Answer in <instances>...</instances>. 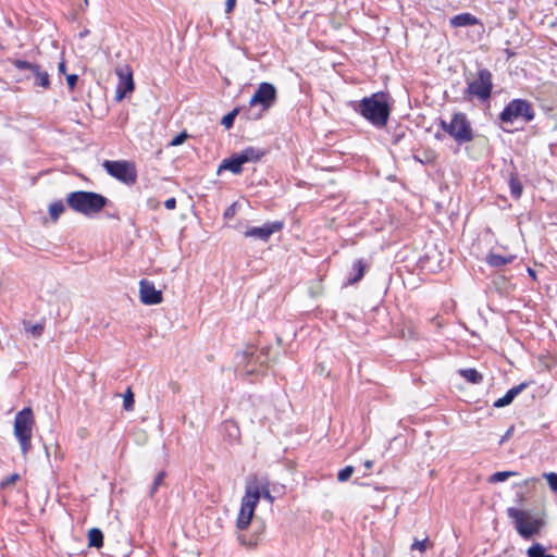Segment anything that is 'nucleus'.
<instances>
[{"mask_svg": "<svg viewBox=\"0 0 557 557\" xmlns=\"http://www.w3.org/2000/svg\"><path fill=\"white\" fill-rule=\"evenodd\" d=\"M349 106L375 128L381 129L387 125L391 115L387 94L383 91L374 92L360 101H351Z\"/></svg>", "mask_w": 557, "mask_h": 557, "instance_id": "f257e3e1", "label": "nucleus"}, {"mask_svg": "<svg viewBox=\"0 0 557 557\" xmlns=\"http://www.w3.org/2000/svg\"><path fill=\"white\" fill-rule=\"evenodd\" d=\"M108 201L107 197L95 191L76 190L66 195L67 206L86 216H94L101 212Z\"/></svg>", "mask_w": 557, "mask_h": 557, "instance_id": "f03ea898", "label": "nucleus"}, {"mask_svg": "<svg viewBox=\"0 0 557 557\" xmlns=\"http://www.w3.org/2000/svg\"><path fill=\"white\" fill-rule=\"evenodd\" d=\"M466 83L467 87L463 90L466 100L476 99L480 102L490 100L493 90V74L488 69H479L475 76L466 77Z\"/></svg>", "mask_w": 557, "mask_h": 557, "instance_id": "7ed1b4c3", "label": "nucleus"}, {"mask_svg": "<svg viewBox=\"0 0 557 557\" xmlns=\"http://www.w3.org/2000/svg\"><path fill=\"white\" fill-rule=\"evenodd\" d=\"M440 126L445 131L458 145L470 143L473 137V129L466 113L457 112L449 122L440 121Z\"/></svg>", "mask_w": 557, "mask_h": 557, "instance_id": "20e7f679", "label": "nucleus"}, {"mask_svg": "<svg viewBox=\"0 0 557 557\" xmlns=\"http://www.w3.org/2000/svg\"><path fill=\"white\" fill-rule=\"evenodd\" d=\"M35 424L33 410L26 407L18 411L14 419V436L20 443L25 456L32 448L33 426Z\"/></svg>", "mask_w": 557, "mask_h": 557, "instance_id": "39448f33", "label": "nucleus"}, {"mask_svg": "<svg viewBox=\"0 0 557 557\" xmlns=\"http://www.w3.org/2000/svg\"><path fill=\"white\" fill-rule=\"evenodd\" d=\"M534 117L535 112L532 103L519 98L508 102L498 116L499 121L505 125H511L518 120L529 123Z\"/></svg>", "mask_w": 557, "mask_h": 557, "instance_id": "423d86ee", "label": "nucleus"}, {"mask_svg": "<svg viewBox=\"0 0 557 557\" xmlns=\"http://www.w3.org/2000/svg\"><path fill=\"white\" fill-rule=\"evenodd\" d=\"M507 515L513 520L517 532L525 540L531 539L541 530V521L530 517V515L523 510L510 507L507 509Z\"/></svg>", "mask_w": 557, "mask_h": 557, "instance_id": "0eeeda50", "label": "nucleus"}, {"mask_svg": "<svg viewBox=\"0 0 557 557\" xmlns=\"http://www.w3.org/2000/svg\"><path fill=\"white\" fill-rule=\"evenodd\" d=\"M259 503V493L257 487L245 488V495L242 498L240 510L237 517L236 527L239 530H246L253 517L255 509Z\"/></svg>", "mask_w": 557, "mask_h": 557, "instance_id": "6e6552de", "label": "nucleus"}, {"mask_svg": "<svg viewBox=\"0 0 557 557\" xmlns=\"http://www.w3.org/2000/svg\"><path fill=\"white\" fill-rule=\"evenodd\" d=\"M103 168L112 177L120 182L133 185L136 183L137 173L133 163L128 161H104Z\"/></svg>", "mask_w": 557, "mask_h": 557, "instance_id": "1a4fd4ad", "label": "nucleus"}, {"mask_svg": "<svg viewBox=\"0 0 557 557\" xmlns=\"http://www.w3.org/2000/svg\"><path fill=\"white\" fill-rule=\"evenodd\" d=\"M13 65L20 71H28L29 75L25 76L27 79L34 78V85L42 88H49L50 76L47 71H44L40 65L25 61L14 60Z\"/></svg>", "mask_w": 557, "mask_h": 557, "instance_id": "9d476101", "label": "nucleus"}, {"mask_svg": "<svg viewBox=\"0 0 557 557\" xmlns=\"http://www.w3.org/2000/svg\"><path fill=\"white\" fill-rule=\"evenodd\" d=\"M276 99V89L271 83H261L249 101L251 108L261 106L262 111L272 107Z\"/></svg>", "mask_w": 557, "mask_h": 557, "instance_id": "9b49d317", "label": "nucleus"}, {"mask_svg": "<svg viewBox=\"0 0 557 557\" xmlns=\"http://www.w3.org/2000/svg\"><path fill=\"white\" fill-rule=\"evenodd\" d=\"M238 366H243L246 374H253L257 372V366H263L267 362V358L263 351L256 352L249 348L245 351L237 354Z\"/></svg>", "mask_w": 557, "mask_h": 557, "instance_id": "f8f14e48", "label": "nucleus"}, {"mask_svg": "<svg viewBox=\"0 0 557 557\" xmlns=\"http://www.w3.org/2000/svg\"><path fill=\"white\" fill-rule=\"evenodd\" d=\"M284 224L281 221L267 222L262 226H253L246 230L244 233L246 237H252L262 242H268L270 237L280 232Z\"/></svg>", "mask_w": 557, "mask_h": 557, "instance_id": "ddd939ff", "label": "nucleus"}, {"mask_svg": "<svg viewBox=\"0 0 557 557\" xmlns=\"http://www.w3.org/2000/svg\"><path fill=\"white\" fill-rule=\"evenodd\" d=\"M116 75L119 76V84L116 86V99L122 100L126 94L132 92L134 90V79L132 71L128 66H121L115 70Z\"/></svg>", "mask_w": 557, "mask_h": 557, "instance_id": "4468645a", "label": "nucleus"}, {"mask_svg": "<svg viewBox=\"0 0 557 557\" xmlns=\"http://www.w3.org/2000/svg\"><path fill=\"white\" fill-rule=\"evenodd\" d=\"M139 298L145 305H158L162 302V293L154 284L146 278L139 282Z\"/></svg>", "mask_w": 557, "mask_h": 557, "instance_id": "2eb2a0df", "label": "nucleus"}, {"mask_svg": "<svg viewBox=\"0 0 557 557\" xmlns=\"http://www.w3.org/2000/svg\"><path fill=\"white\" fill-rule=\"evenodd\" d=\"M528 386V383L525 382H522L520 383L519 385L517 386H513L511 387L510 389L507 391V393L498 398L495 403H494V407L495 408H503V407H506L508 405H510L513 399L523 391Z\"/></svg>", "mask_w": 557, "mask_h": 557, "instance_id": "dca6fc26", "label": "nucleus"}, {"mask_svg": "<svg viewBox=\"0 0 557 557\" xmlns=\"http://www.w3.org/2000/svg\"><path fill=\"white\" fill-rule=\"evenodd\" d=\"M245 164L238 153L232 154L230 158L224 159L219 165L218 173L224 170L231 171L233 174H239Z\"/></svg>", "mask_w": 557, "mask_h": 557, "instance_id": "f3484780", "label": "nucleus"}, {"mask_svg": "<svg viewBox=\"0 0 557 557\" xmlns=\"http://www.w3.org/2000/svg\"><path fill=\"white\" fill-rule=\"evenodd\" d=\"M255 486L258 490L259 493V499L263 497L269 503L274 502V497L272 496L270 488H269V482L263 478H253L252 480L248 481L246 487Z\"/></svg>", "mask_w": 557, "mask_h": 557, "instance_id": "a211bd4d", "label": "nucleus"}, {"mask_svg": "<svg viewBox=\"0 0 557 557\" xmlns=\"http://www.w3.org/2000/svg\"><path fill=\"white\" fill-rule=\"evenodd\" d=\"M513 255L503 256L495 252L487 253L485 261L492 268H503L515 260Z\"/></svg>", "mask_w": 557, "mask_h": 557, "instance_id": "6ab92c4d", "label": "nucleus"}, {"mask_svg": "<svg viewBox=\"0 0 557 557\" xmlns=\"http://www.w3.org/2000/svg\"><path fill=\"white\" fill-rule=\"evenodd\" d=\"M479 23V20L470 13H460L450 18L453 27H467Z\"/></svg>", "mask_w": 557, "mask_h": 557, "instance_id": "aec40b11", "label": "nucleus"}, {"mask_svg": "<svg viewBox=\"0 0 557 557\" xmlns=\"http://www.w3.org/2000/svg\"><path fill=\"white\" fill-rule=\"evenodd\" d=\"M368 265L362 259L356 260L351 265V274L348 277V284L358 283L364 275Z\"/></svg>", "mask_w": 557, "mask_h": 557, "instance_id": "412c9836", "label": "nucleus"}, {"mask_svg": "<svg viewBox=\"0 0 557 557\" xmlns=\"http://www.w3.org/2000/svg\"><path fill=\"white\" fill-rule=\"evenodd\" d=\"M238 154L244 163H248L259 161L264 156V151L260 148L250 146L243 149Z\"/></svg>", "mask_w": 557, "mask_h": 557, "instance_id": "4be33fe9", "label": "nucleus"}, {"mask_svg": "<svg viewBox=\"0 0 557 557\" xmlns=\"http://www.w3.org/2000/svg\"><path fill=\"white\" fill-rule=\"evenodd\" d=\"M222 430L225 433V436L227 437L230 443H234L238 441L240 436L239 428L235 421L226 420L222 424Z\"/></svg>", "mask_w": 557, "mask_h": 557, "instance_id": "5701e85b", "label": "nucleus"}, {"mask_svg": "<svg viewBox=\"0 0 557 557\" xmlns=\"http://www.w3.org/2000/svg\"><path fill=\"white\" fill-rule=\"evenodd\" d=\"M459 375L471 384H480L483 381V375L473 368L460 369Z\"/></svg>", "mask_w": 557, "mask_h": 557, "instance_id": "b1692460", "label": "nucleus"}, {"mask_svg": "<svg viewBox=\"0 0 557 557\" xmlns=\"http://www.w3.org/2000/svg\"><path fill=\"white\" fill-rule=\"evenodd\" d=\"M510 194L515 199H518L522 195V184L515 173L510 174L509 178Z\"/></svg>", "mask_w": 557, "mask_h": 557, "instance_id": "393cba45", "label": "nucleus"}, {"mask_svg": "<svg viewBox=\"0 0 557 557\" xmlns=\"http://www.w3.org/2000/svg\"><path fill=\"white\" fill-rule=\"evenodd\" d=\"M89 546L100 548L103 545V534L101 530L94 528L88 532Z\"/></svg>", "mask_w": 557, "mask_h": 557, "instance_id": "a878e982", "label": "nucleus"}, {"mask_svg": "<svg viewBox=\"0 0 557 557\" xmlns=\"http://www.w3.org/2000/svg\"><path fill=\"white\" fill-rule=\"evenodd\" d=\"M165 478H166V472L165 471H159L156 474V476L153 479V482H152V484L150 486V490H149V496L150 497H153L157 494L159 487L164 484Z\"/></svg>", "mask_w": 557, "mask_h": 557, "instance_id": "bb28decb", "label": "nucleus"}, {"mask_svg": "<svg viewBox=\"0 0 557 557\" xmlns=\"http://www.w3.org/2000/svg\"><path fill=\"white\" fill-rule=\"evenodd\" d=\"M64 211L65 205L62 200L54 201L49 206V214L53 221H57Z\"/></svg>", "mask_w": 557, "mask_h": 557, "instance_id": "cd10ccee", "label": "nucleus"}, {"mask_svg": "<svg viewBox=\"0 0 557 557\" xmlns=\"http://www.w3.org/2000/svg\"><path fill=\"white\" fill-rule=\"evenodd\" d=\"M518 473L515 472V471H498V472H495L493 473L490 478H488V482L490 483H499V482H504L506 481L507 479L511 478V476H515L517 475Z\"/></svg>", "mask_w": 557, "mask_h": 557, "instance_id": "c85d7f7f", "label": "nucleus"}, {"mask_svg": "<svg viewBox=\"0 0 557 557\" xmlns=\"http://www.w3.org/2000/svg\"><path fill=\"white\" fill-rule=\"evenodd\" d=\"M546 549L541 543H534L527 550L528 557H544Z\"/></svg>", "mask_w": 557, "mask_h": 557, "instance_id": "c756f323", "label": "nucleus"}, {"mask_svg": "<svg viewBox=\"0 0 557 557\" xmlns=\"http://www.w3.org/2000/svg\"><path fill=\"white\" fill-rule=\"evenodd\" d=\"M238 111L239 110L237 108L233 109L231 112H228L226 115L223 116L221 124L225 128H231L234 124L235 117L238 114Z\"/></svg>", "mask_w": 557, "mask_h": 557, "instance_id": "7c9ffc66", "label": "nucleus"}, {"mask_svg": "<svg viewBox=\"0 0 557 557\" xmlns=\"http://www.w3.org/2000/svg\"><path fill=\"white\" fill-rule=\"evenodd\" d=\"M25 331L27 333L32 334L34 337H39V336H41V334L44 332V324H41V323H36L33 325L25 324Z\"/></svg>", "mask_w": 557, "mask_h": 557, "instance_id": "2f4dec72", "label": "nucleus"}, {"mask_svg": "<svg viewBox=\"0 0 557 557\" xmlns=\"http://www.w3.org/2000/svg\"><path fill=\"white\" fill-rule=\"evenodd\" d=\"M431 546V543L428 537H425L422 541L414 540V542L411 544V550H419L421 553H424L426 548Z\"/></svg>", "mask_w": 557, "mask_h": 557, "instance_id": "473e14b6", "label": "nucleus"}, {"mask_svg": "<svg viewBox=\"0 0 557 557\" xmlns=\"http://www.w3.org/2000/svg\"><path fill=\"white\" fill-rule=\"evenodd\" d=\"M355 468L352 466H346L344 469H342L337 474V480L339 482L347 481L354 473Z\"/></svg>", "mask_w": 557, "mask_h": 557, "instance_id": "72a5a7b5", "label": "nucleus"}, {"mask_svg": "<svg viewBox=\"0 0 557 557\" xmlns=\"http://www.w3.org/2000/svg\"><path fill=\"white\" fill-rule=\"evenodd\" d=\"M123 407L127 411L132 410L134 407V394L132 393L131 388H128L124 394Z\"/></svg>", "mask_w": 557, "mask_h": 557, "instance_id": "f704fd0d", "label": "nucleus"}, {"mask_svg": "<svg viewBox=\"0 0 557 557\" xmlns=\"http://www.w3.org/2000/svg\"><path fill=\"white\" fill-rule=\"evenodd\" d=\"M543 476L547 480L549 487L553 491L557 492V473H555V472L544 473Z\"/></svg>", "mask_w": 557, "mask_h": 557, "instance_id": "c9c22d12", "label": "nucleus"}, {"mask_svg": "<svg viewBox=\"0 0 557 557\" xmlns=\"http://www.w3.org/2000/svg\"><path fill=\"white\" fill-rule=\"evenodd\" d=\"M18 480H20V474L12 473L11 475L7 476L4 480L1 481L0 487L5 488V487L14 484Z\"/></svg>", "mask_w": 557, "mask_h": 557, "instance_id": "e433bc0d", "label": "nucleus"}, {"mask_svg": "<svg viewBox=\"0 0 557 557\" xmlns=\"http://www.w3.org/2000/svg\"><path fill=\"white\" fill-rule=\"evenodd\" d=\"M78 81V76L76 74L66 75V82L70 89H74Z\"/></svg>", "mask_w": 557, "mask_h": 557, "instance_id": "4c0bfd02", "label": "nucleus"}, {"mask_svg": "<svg viewBox=\"0 0 557 557\" xmlns=\"http://www.w3.org/2000/svg\"><path fill=\"white\" fill-rule=\"evenodd\" d=\"M187 135L185 133H181L178 135H176L172 141H171V146H178L181 144H183L186 139Z\"/></svg>", "mask_w": 557, "mask_h": 557, "instance_id": "58836bf2", "label": "nucleus"}, {"mask_svg": "<svg viewBox=\"0 0 557 557\" xmlns=\"http://www.w3.org/2000/svg\"><path fill=\"white\" fill-rule=\"evenodd\" d=\"M164 207L168 210L175 209L176 208V199L174 197H171V198L166 199L165 202H164Z\"/></svg>", "mask_w": 557, "mask_h": 557, "instance_id": "ea45409f", "label": "nucleus"}, {"mask_svg": "<svg viewBox=\"0 0 557 557\" xmlns=\"http://www.w3.org/2000/svg\"><path fill=\"white\" fill-rule=\"evenodd\" d=\"M236 5V0H226L225 1V13L230 14Z\"/></svg>", "mask_w": 557, "mask_h": 557, "instance_id": "a19ab883", "label": "nucleus"}, {"mask_svg": "<svg viewBox=\"0 0 557 557\" xmlns=\"http://www.w3.org/2000/svg\"><path fill=\"white\" fill-rule=\"evenodd\" d=\"M540 482V479L537 478H529L523 481V483L520 485L521 487H529L531 485H534L535 483Z\"/></svg>", "mask_w": 557, "mask_h": 557, "instance_id": "79ce46f5", "label": "nucleus"}, {"mask_svg": "<svg viewBox=\"0 0 557 557\" xmlns=\"http://www.w3.org/2000/svg\"><path fill=\"white\" fill-rule=\"evenodd\" d=\"M513 432V426H510L507 432L505 433V435L502 437V440L499 441V444H503L507 438H509V436L512 434Z\"/></svg>", "mask_w": 557, "mask_h": 557, "instance_id": "37998d69", "label": "nucleus"}, {"mask_svg": "<svg viewBox=\"0 0 557 557\" xmlns=\"http://www.w3.org/2000/svg\"><path fill=\"white\" fill-rule=\"evenodd\" d=\"M58 71H59V73H61V74H65L66 65H65V62H64V61H61V62L58 64Z\"/></svg>", "mask_w": 557, "mask_h": 557, "instance_id": "c03bdc74", "label": "nucleus"}, {"mask_svg": "<svg viewBox=\"0 0 557 557\" xmlns=\"http://www.w3.org/2000/svg\"><path fill=\"white\" fill-rule=\"evenodd\" d=\"M233 214H234L233 207L227 208L226 211L224 212L225 218H231Z\"/></svg>", "mask_w": 557, "mask_h": 557, "instance_id": "a18cd8bd", "label": "nucleus"}, {"mask_svg": "<svg viewBox=\"0 0 557 557\" xmlns=\"http://www.w3.org/2000/svg\"><path fill=\"white\" fill-rule=\"evenodd\" d=\"M372 466H373V461H372V460H366V461H364V467H366V469H371V468H372Z\"/></svg>", "mask_w": 557, "mask_h": 557, "instance_id": "49530a36", "label": "nucleus"}, {"mask_svg": "<svg viewBox=\"0 0 557 557\" xmlns=\"http://www.w3.org/2000/svg\"><path fill=\"white\" fill-rule=\"evenodd\" d=\"M528 273L530 276H532L533 278H535V271L531 268H528Z\"/></svg>", "mask_w": 557, "mask_h": 557, "instance_id": "de8ad7c7", "label": "nucleus"}, {"mask_svg": "<svg viewBox=\"0 0 557 557\" xmlns=\"http://www.w3.org/2000/svg\"><path fill=\"white\" fill-rule=\"evenodd\" d=\"M261 116V113H258L253 116V119H259Z\"/></svg>", "mask_w": 557, "mask_h": 557, "instance_id": "09e8293b", "label": "nucleus"}, {"mask_svg": "<svg viewBox=\"0 0 557 557\" xmlns=\"http://www.w3.org/2000/svg\"><path fill=\"white\" fill-rule=\"evenodd\" d=\"M544 557H556V556H554V555H549V554H546V553H545Z\"/></svg>", "mask_w": 557, "mask_h": 557, "instance_id": "8fccbe9b", "label": "nucleus"}, {"mask_svg": "<svg viewBox=\"0 0 557 557\" xmlns=\"http://www.w3.org/2000/svg\"><path fill=\"white\" fill-rule=\"evenodd\" d=\"M87 34V30L81 33V37L85 36Z\"/></svg>", "mask_w": 557, "mask_h": 557, "instance_id": "3c124183", "label": "nucleus"}, {"mask_svg": "<svg viewBox=\"0 0 557 557\" xmlns=\"http://www.w3.org/2000/svg\"><path fill=\"white\" fill-rule=\"evenodd\" d=\"M85 2L87 3V0H85Z\"/></svg>", "mask_w": 557, "mask_h": 557, "instance_id": "603ef678", "label": "nucleus"}]
</instances>
